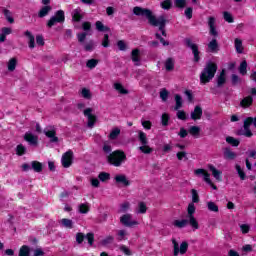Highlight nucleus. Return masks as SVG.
Segmentation results:
<instances>
[{"label":"nucleus","mask_w":256,"mask_h":256,"mask_svg":"<svg viewBox=\"0 0 256 256\" xmlns=\"http://www.w3.org/2000/svg\"><path fill=\"white\" fill-rule=\"evenodd\" d=\"M128 233L127 230H118L117 232V240L123 241L125 240V237H127Z\"/></svg>","instance_id":"50"},{"label":"nucleus","mask_w":256,"mask_h":256,"mask_svg":"<svg viewBox=\"0 0 256 256\" xmlns=\"http://www.w3.org/2000/svg\"><path fill=\"white\" fill-rule=\"evenodd\" d=\"M60 225L62 227H65L66 229H73V220L63 218L59 221Z\"/></svg>","instance_id":"29"},{"label":"nucleus","mask_w":256,"mask_h":256,"mask_svg":"<svg viewBox=\"0 0 256 256\" xmlns=\"http://www.w3.org/2000/svg\"><path fill=\"white\" fill-rule=\"evenodd\" d=\"M97 63H99V61L95 59H90L87 61L86 67H88V69H95V67H97Z\"/></svg>","instance_id":"53"},{"label":"nucleus","mask_w":256,"mask_h":256,"mask_svg":"<svg viewBox=\"0 0 256 256\" xmlns=\"http://www.w3.org/2000/svg\"><path fill=\"white\" fill-rule=\"evenodd\" d=\"M188 133H190V135H193L195 137L199 135V133H201V128L199 126H191L188 130Z\"/></svg>","instance_id":"44"},{"label":"nucleus","mask_w":256,"mask_h":256,"mask_svg":"<svg viewBox=\"0 0 256 256\" xmlns=\"http://www.w3.org/2000/svg\"><path fill=\"white\" fill-rule=\"evenodd\" d=\"M103 151L106 155V159L110 165L114 167H121L124 161L127 159V155L122 150H115L113 152V148L109 144L103 145Z\"/></svg>","instance_id":"3"},{"label":"nucleus","mask_w":256,"mask_h":256,"mask_svg":"<svg viewBox=\"0 0 256 256\" xmlns=\"http://www.w3.org/2000/svg\"><path fill=\"white\" fill-rule=\"evenodd\" d=\"M109 177H110V175L107 172H101L98 175V179H100V181H108Z\"/></svg>","instance_id":"62"},{"label":"nucleus","mask_w":256,"mask_h":256,"mask_svg":"<svg viewBox=\"0 0 256 256\" xmlns=\"http://www.w3.org/2000/svg\"><path fill=\"white\" fill-rule=\"evenodd\" d=\"M207 207L213 213H219V206H217V204H215V202H211V201L208 202Z\"/></svg>","instance_id":"47"},{"label":"nucleus","mask_w":256,"mask_h":256,"mask_svg":"<svg viewBox=\"0 0 256 256\" xmlns=\"http://www.w3.org/2000/svg\"><path fill=\"white\" fill-rule=\"evenodd\" d=\"M174 67H175V63L173 62V59L169 58L168 60H166L165 62L166 71H173Z\"/></svg>","instance_id":"48"},{"label":"nucleus","mask_w":256,"mask_h":256,"mask_svg":"<svg viewBox=\"0 0 256 256\" xmlns=\"http://www.w3.org/2000/svg\"><path fill=\"white\" fill-rule=\"evenodd\" d=\"M24 36L28 39V45L30 49H35V36L31 33V31L27 30L24 32Z\"/></svg>","instance_id":"20"},{"label":"nucleus","mask_w":256,"mask_h":256,"mask_svg":"<svg viewBox=\"0 0 256 256\" xmlns=\"http://www.w3.org/2000/svg\"><path fill=\"white\" fill-rule=\"evenodd\" d=\"M227 82V77L225 76V70H222L217 79V87H223Z\"/></svg>","instance_id":"28"},{"label":"nucleus","mask_w":256,"mask_h":256,"mask_svg":"<svg viewBox=\"0 0 256 256\" xmlns=\"http://www.w3.org/2000/svg\"><path fill=\"white\" fill-rule=\"evenodd\" d=\"M224 19L227 21V23H233V16L229 12L223 13Z\"/></svg>","instance_id":"64"},{"label":"nucleus","mask_w":256,"mask_h":256,"mask_svg":"<svg viewBox=\"0 0 256 256\" xmlns=\"http://www.w3.org/2000/svg\"><path fill=\"white\" fill-rule=\"evenodd\" d=\"M226 142L229 143V145H232V147H239V140L235 139L231 136L226 137Z\"/></svg>","instance_id":"46"},{"label":"nucleus","mask_w":256,"mask_h":256,"mask_svg":"<svg viewBox=\"0 0 256 256\" xmlns=\"http://www.w3.org/2000/svg\"><path fill=\"white\" fill-rule=\"evenodd\" d=\"M196 209L197 208L195 207V204L189 203L186 219L175 220L173 222V226L178 227V229H183V227H187V225H190L194 230L199 229V222L197 221V218H195Z\"/></svg>","instance_id":"2"},{"label":"nucleus","mask_w":256,"mask_h":256,"mask_svg":"<svg viewBox=\"0 0 256 256\" xmlns=\"http://www.w3.org/2000/svg\"><path fill=\"white\" fill-rule=\"evenodd\" d=\"M8 71L13 72L17 68V58H11L7 64Z\"/></svg>","instance_id":"36"},{"label":"nucleus","mask_w":256,"mask_h":256,"mask_svg":"<svg viewBox=\"0 0 256 256\" xmlns=\"http://www.w3.org/2000/svg\"><path fill=\"white\" fill-rule=\"evenodd\" d=\"M208 49L211 53H217V51H219V44L216 39H213L208 43Z\"/></svg>","instance_id":"27"},{"label":"nucleus","mask_w":256,"mask_h":256,"mask_svg":"<svg viewBox=\"0 0 256 256\" xmlns=\"http://www.w3.org/2000/svg\"><path fill=\"white\" fill-rule=\"evenodd\" d=\"M114 179L116 183H120L124 187H129V185H131V182H129V180L127 179V176L123 174L116 175Z\"/></svg>","instance_id":"17"},{"label":"nucleus","mask_w":256,"mask_h":256,"mask_svg":"<svg viewBox=\"0 0 256 256\" xmlns=\"http://www.w3.org/2000/svg\"><path fill=\"white\" fill-rule=\"evenodd\" d=\"M234 47L236 49V53L242 54L243 51H245V48L243 47V40L242 39L235 38Z\"/></svg>","instance_id":"21"},{"label":"nucleus","mask_w":256,"mask_h":256,"mask_svg":"<svg viewBox=\"0 0 256 256\" xmlns=\"http://www.w3.org/2000/svg\"><path fill=\"white\" fill-rule=\"evenodd\" d=\"M81 95L84 97V99H91V91H89L87 88H83L81 90Z\"/></svg>","instance_id":"57"},{"label":"nucleus","mask_w":256,"mask_h":256,"mask_svg":"<svg viewBox=\"0 0 256 256\" xmlns=\"http://www.w3.org/2000/svg\"><path fill=\"white\" fill-rule=\"evenodd\" d=\"M119 249H120L121 253H124V255H127V256L131 255V250L129 249V247H127L125 245H120Z\"/></svg>","instance_id":"56"},{"label":"nucleus","mask_w":256,"mask_h":256,"mask_svg":"<svg viewBox=\"0 0 256 256\" xmlns=\"http://www.w3.org/2000/svg\"><path fill=\"white\" fill-rule=\"evenodd\" d=\"M191 194H192V202L191 203H193V205H195V203H199V193H197V190L192 189Z\"/></svg>","instance_id":"52"},{"label":"nucleus","mask_w":256,"mask_h":256,"mask_svg":"<svg viewBox=\"0 0 256 256\" xmlns=\"http://www.w3.org/2000/svg\"><path fill=\"white\" fill-rule=\"evenodd\" d=\"M134 15L140 16V17H146L148 20V23L152 25V27H159V31H161V34L163 37H167V32H165V25H167V19L165 16H155L153 14V11L147 8H141L139 6H136L133 8Z\"/></svg>","instance_id":"1"},{"label":"nucleus","mask_w":256,"mask_h":256,"mask_svg":"<svg viewBox=\"0 0 256 256\" xmlns=\"http://www.w3.org/2000/svg\"><path fill=\"white\" fill-rule=\"evenodd\" d=\"M84 117H87L88 119V127L93 129V127H95V123L97 122V116L93 114V108H86L84 110Z\"/></svg>","instance_id":"11"},{"label":"nucleus","mask_w":256,"mask_h":256,"mask_svg":"<svg viewBox=\"0 0 256 256\" xmlns=\"http://www.w3.org/2000/svg\"><path fill=\"white\" fill-rule=\"evenodd\" d=\"M240 231L243 233V235H247L249 231H251V226L249 224H240Z\"/></svg>","instance_id":"49"},{"label":"nucleus","mask_w":256,"mask_h":256,"mask_svg":"<svg viewBox=\"0 0 256 256\" xmlns=\"http://www.w3.org/2000/svg\"><path fill=\"white\" fill-rule=\"evenodd\" d=\"M236 157H237V154L235 152L231 151V149H229V148L224 149V158L225 159L233 160Z\"/></svg>","instance_id":"33"},{"label":"nucleus","mask_w":256,"mask_h":256,"mask_svg":"<svg viewBox=\"0 0 256 256\" xmlns=\"http://www.w3.org/2000/svg\"><path fill=\"white\" fill-rule=\"evenodd\" d=\"M236 171H237V173H238L240 179H241L242 181H245L246 175H245V172L243 171V169H241V166L236 165Z\"/></svg>","instance_id":"55"},{"label":"nucleus","mask_w":256,"mask_h":256,"mask_svg":"<svg viewBox=\"0 0 256 256\" xmlns=\"http://www.w3.org/2000/svg\"><path fill=\"white\" fill-rule=\"evenodd\" d=\"M65 21V12L63 10H58L54 16L50 18L47 23V27H53L57 23H63Z\"/></svg>","instance_id":"7"},{"label":"nucleus","mask_w":256,"mask_h":256,"mask_svg":"<svg viewBox=\"0 0 256 256\" xmlns=\"http://www.w3.org/2000/svg\"><path fill=\"white\" fill-rule=\"evenodd\" d=\"M185 44L191 49L193 55H194V61L195 63H199V60L201 59L199 57V46L191 41V39L186 38Z\"/></svg>","instance_id":"10"},{"label":"nucleus","mask_w":256,"mask_h":256,"mask_svg":"<svg viewBox=\"0 0 256 256\" xmlns=\"http://www.w3.org/2000/svg\"><path fill=\"white\" fill-rule=\"evenodd\" d=\"M174 5L179 9H183V7H186L187 5V0H174Z\"/></svg>","instance_id":"54"},{"label":"nucleus","mask_w":256,"mask_h":256,"mask_svg":"<svg viewBox=\"0 0 256 256\" xmlns=\"http://www.w3.org/2000/svg\"><path fill=\"white\" fill-rule=\"evenodd\" d=\"M120 223L124 225V227H135L136 225H139V222L136 220H133V215L130 213H126L120 217Z\"/></svg>","instance_id":"8"},{"label":"nucleus","mask_w":256,"mask_h":256,"mask_svg":"<svg viewBox=\"0 0 256 256\" xmlns=\"http://www.w3.org/2000/svg\"><path fill=\"white\" fill-rule=\"evenodd\" d=\"M215 17H209L208 18V27L210 29V35L213 37H217L219 35V32H217V28L215 27Z\"/></svg>","instance_id":"15"},{"label":"nucleus","mask_w":256,"mask_h":256,"mask_svg":"<svg viewBox=\"0 0 256 256\" xmlns=\"http://www.w3.org/2000/svg\"><path fill=\"white\" fill-rule=\"evenodd\" d=\"M251 125H253L256 129V117H248L244 120V130L240 132V135H244V137H253V132H251Z\"/></svg>","instance_id":"6"},{"label":"nucleus","mask_w":256,"mask_h":256,"mask_svg":"<svg viewBox=\"0 0 256 256\" xmlns=\"http://www.w3.org/2000/svg\"><path fill=\"white\" fill-rule=\"evenodd\" d=\"M85 239H87L88 244L91 246L95 241V235L93 233H88L87 235L81 232L76 233V242L78 243V245H81V243H83Z\"/></svg>","instance_id":"9"},{"label":"nucleus","mask_w":256,"mask_h":256,"mask_svg":"<svg viewBox=\"0 0 256 256\" xmlns=\"http://www.w3.org/2000/svg\"><path fill=\"white\" fill-rule=\"evenodd\" d=\"M216 73L217 64L213 62H208L200 74V83H202V85L209 83L213 79V77H215Z\"/></svg>","instance_id":"4"},{"label":"nucleus","mask_w":256,"mask_h":256,"mask_svg":"<svg viewBox=\"0 0 256 256\" xmlns=\"http://www.w3.org/2000/svg\"><path fill=\"white\" fill-rule=\"evenodd\" d=\"M31 167L36 173H41V171H43V164L39 161H32Z\"/></svg>","instance_id":"30"},{"label":"nucleus","mask_w":256,"mask_h":256,"mask_svg":"<svg viewBox=\"0 0 256 256\" xmlns=\"http://www.w3.org/2000/svg\"><path fill=\"white\" fill-rule=\"evenodd\" d=\"M169 97V91H167V89H163L160 92V98L162 99V101H167Z\"/></svg>","instance_id":"61"},{"label":"nucleus","mask_w":256,"mask_h":256,"mask_svg":"<svg viewBox=\"0 0 256 256\" xmlns=\"http://www.w3.org/2000/svg\"><path fill=\"white\" fill-rule=\"evenodd\" d=\"M19 256H29V248L27 246H22L20 248Z\"/></svg>","instance_id":"60"},{"label":"nucleus","mask_w":256,"mask_h":256,"mask_svg":"<svg viewBox=\"0 0 256 256\" xmlns=\"http://www.w3.org/2000/svg\"><path fill=\"white\" fill-rule=\"evenodd\" d=\"M117 47L120 51H127V44L123 40L117 42Z\"/></svg>","instance_id":"58"},{"label":"nucleus","mask_w":256,"mask_h":256,"mask_svg":"<svg viewBox=\"0 0 256 256\" xmlns=\"http://www.w3.org/2000/svg\"><path fill=\"white\" fill-rule=\"evenodd\" d=\"M135 213L137 215H145V213H147V204H145V202H139L135 209Z\"/></svg>","instance_id":"22"},{"label":"nucleus","mask_w":256,"mask_h":256,"mask_svg":"<svg viewBox=\"0 0 256 256\" xmlns=\"http://www.w3.org/2000/svg\"><path fill=\"white\" fill-rule=\"evenodd\" d=\"M51 9H52L51 6L42 7L41 10L38 13V16L40 18L47 17V15H49V11H51Z\"/></svg>","instance_id":"37"},{"label":"nucleus","mask_w":256,"mask_h":256,"mask_svg":"<svg viewBox=\"0 0 256 256\" xmlns=\"http://www.w3.org/2000/svg\"><path fill=\"white\" fill-rule=\"evenodd\" d=\"M173 247H174V256L179 255V243H177V240L172 239Z\"/></svg>","instance_id":"63"},{"label":"nucleus","mask_w":256,"mask_h":256,"mask_svg":"<svg viewBox=\"0 0 256 256\" xmlns=\"http://www.w3.org/2000/svg\"><path fill=\"white\" fill-rule=\"evenodd\" d=\"M24 140L27 141V143L29 145H31L32 147H37V145H39V137L35 136L33 133L31 132H26L24 135Z\"/></svg>","instance_id":"14"},{"label":"nucleus","mask_w":256,"mask_h":256,"mask_svg":"<svg viewBox=\"0 0 256 256\" xmlns=\"http://www.w3.org/2000/svg\"><path fill=\"white\" fill-rule=\"evenodd\" d=\"M131 209V203L124 202L120 205L119 213H127Z\"/></svg>","instance_id":"41"},{"label":"nucleus","mask_w":256,"mask_h":256,"mask_svg":"<svg viewBox=\"0 0 256 256\" xmlns=\"http://www.w3.org/2000/svg\"><path fill=\"white\" fill-rule=\"evenodd\" d=\"M3 14L6 17L8 23H15V19H13V13H11V11L4 9Z\"/></svg>","instance_id":"43"},{"label":"nucleus","mask_w":256,"mask_h":256,"mask_svg":"<svg viewBox=\"0 0 256 256\" xmlns=\"http://www.w3.org/2000/svg\"><path fill=\"white\" fill-rule=\"evenodd\" d=\"M27 153V148L25 146H23V144H19L16 147V154L21 157L23 155H25Z\"/></svg>","instance_id":"38"},{"label":"nucleus","mask_w":256,"mask_h":256,"mask_svg":"<svg viewBox=\"0 0 256 256\" xmlns=\"http://www.w3.org/2000/svg\"><path fill=\"white\" fill-rule=\"evenodd\" d=\"M119 135H121V129L113 128L108 137L112 141H115V139H117V137H119Z\"/></svg>","instance_id":"35"},{"label":"nucleus","mask_w":256,"mask_h":256,"mask_svg":"<svg viewBox=\"0 0 256 256\" xmlns=\"http://www.w3.org/2000/svg\"><path fill=\"white\" fill-rule=\"evenodd\" d=\"M187 249H189V244L187 242H182L179 248V253L181 255H185V253H187Z\"/></svg>","instance_id":"51"},{"label":"nucleus","mask_w":256,"mask_h":256,"mask_svg":"<svg viewBox=\"0 0 256 256\" xmlns=\"http://www.w3.org/2000/svg\"><path fill=\"white\" fill-rule=\"evenodd\" d=\"M195 175H203L204 177V181L208 184L211 185L212 189L217 190V186L215 184H213V182L211 181V174L207 171H205V169H196L194 171Z\"/></svg>","instance_id":"12"},{"label":"nucleus","mask_w":256,"mask_h":256,"mask_svg":"<svg viewBox=\"0 0 256 256\" xmlns=\"http://www.w3.org/2000/svg\"><path fill=\"white\" fill-rule=\"evenodd\" d=\"M131 60L133 61V63H135V65H139V63L141 62V50L139 49H133L131 52Z\"/></svg>","instance_id":"18"},{"label":"nucleus","mask_w":256,"mask_h":256,"mask_svg":"<svg viewBox=\"0 0 256 256\" xmlns=\"http://www.w3.org/2000/svg\"><path fill=\"white\" fill-rule=\"evenodd\" d=\"M90 207H89V204L88 203H83V204H80L78 206V211L79 213H82V214H87V212L89 211Z\"/></svg>","instance_id":"42"},{"label":"nucleus","mask_w":256,"mask_h":256,"mask_svg":"<svg viewBox=\"0 0 256 256\" xmlns=\"http://www.w3.org/2000/svg\"><path fill=\"white\" fill-rule=\"evenodd\" d=\"M81 19H83V11L80 8L74 9L72 11V20L79 22Z\"/></svg>","instance_id":"23"},{"label":"nucleus","mask_w":256,"mask_h":256,"mask_svg":"<svg viewBox=\"0 0 256 256\" xmlns=\"http://www.w3.org/2000/svg\"><path fill=\"white\" fill-rule=\"evenodd\" d=\"M96 29H97V31H100V32H102V33H105V32H107V31H110L109 27L104 26V25H103V22H101V21H97V22H96Z\"/></svg>","instance_id":"40"},{"label":"nucleus","mask_w":256,"mask_h":256,"mask_svg":"<svg viewBox=\"0 0 256 256\" xmlns=\"http://www.w3.org/2000/svg\"><path fill=\"white\" fill-rule=\"evenodd\" d=\"M238 71L240 73V75H245L247 73V61L244 60L241 62Z\"/></svg>","instance_id":"45"},{"label":"nucleus","mask_w":256,"mask_h":256,"mask_svg":"<svg viewBox=\"0 0 256 256\" xmlns=\"http://www.w3.org/2000/svg\"><path fill=\"white\" fill-rule=\"evenodd\" d=\"M13 33V29L9 27H3L1 28V34H0V43H5L7 39V35H11Z\"/></svg>","instance_id":"19"},{"label":"nucleus","mask_w":256,"mask_h":256,"mask_svg":"<svg viewBox=\"0 0 256 256\" xmlns=\"http://www.w3.org/2000/svg\"><path fill=\"white\" fill-rule=\"evenodd\" d=\"M114 89L121 95H127V93H129V91L123 87V84L119 82L114 83Z\"/></svg>","instance_id":"31"},{"label":"nucleus","mask_w":256,"mask_h":256,"mask_svg":"<svg viewBox=\"0 0 256 256\" xmlns=\"http://www.w3.org/2000/svg\"><path fill=\"white\" fill-rule=\"evenodd\" d=\"M208 169L211 171L213 177L216 179V181H221V175L222 172L217 170V168H215V166L213 165H208Z\"/></svg>","instance_id":"24"},{"label":"nucleus","mask_w":256,"mask_h":256,"mask_svg":"<svg viewBox=\"0 0 256 256\" xmlns=\"http://www.w3.org/2000/svg\"><path fill=\"white\" fill-rule=\"evenodd\" d=\"M138 139L141 146L138 147V151L144 153V155H151L153 153V148L149 146V140L147 139V134L143 131H138Z\"/></svg>","instance_id":"5"},{"label":"nucleus","mask_w":256,"mask_h":256,"mask_svg":"<svg viewBox=\"0 0 256 256\" xmlns=\"http://www.w3.org/2000/svg\"><path fill=\"white\" fill-rule=\"evenodd\" d=\"M62 165L66 169L69 168L70 165H73V151L69 150L62 155Z\"/></svg>","instance_id":"13"},{"label":"nucleus","mask_w":256,"mask_h":256,"mask_svg":"<svg viewBox=\"0 0 256 256\" xmlns=\"http://www.w3.org/2000/svg\"><path fill=\"white\" fill-rule=\"evenodd\" d=\"M85 51H93L95 49V43L93 41H89L84 45Z\"/></svg>","instance_id":"59"},{"label":"nucleus","mask_w":256,"mask_h":256,"mask_svg":"<svg viewBox=\"0 0 256 256\" xmlns=\"http://www.w3.org/2000/svg\"><path fill=\"white\" fill-rule=\"evenodd\" d=\"M44 133L50 139L51 143H57L59 141V138L55 136V130H45Z\"/></svg>","instance_id":"26"},{"label":"nucleus","mask_w":256,"mask_h":256,"mask_svg":"<svg viewBox=\"0 0 256 256\" xmlns=\"http://www.w3.org/2000/svg\"><path fill=\"white\" fill-rule=\"evenodd\" d=\"M240 105L244 109H247V107H251V105H253V97L247 96L243 98L242 101L240 102Z\"/></svg>","instance_id":"25"},{"label":"nucleus","mask_w":256,"mask_h":256,"mask_svg":"<svg viewBox=\"0 0 256 256\" xmlns=\"http://www.w3.org/2000/svg\"><path fill=\"white\" fill-rule=\"evenodd\" d=\"M160 7L164 9L165 11H169L173 7V1L172 0H162L160 2Z\"/></svg>","instance_id":"32"},{"label":"nucleus","mask_w":256,"mask_h":256,"mask_svg":"<svg viewBox=\"0 0 256 256\" xmlns=\"http://www.w3.org/2000/svg\"><path fill=\"white\" fill-rule=\"evenodd\" d=\"M190 117L193 121H198L203 117V108L201 106H195L194 111L191 112Z\"/></svg>","instance_id":"16"},{"label":"nucleus","mask_w":256,"mask_h":256,"mask_svg":"<svg viewBox=\"0 0 256 256\" xmlns=\"http://www.w3.org/2000/svg\"><path fill=\"white\" fill-rule=\"evenodd\" d=\"M175 101H176L175 110L178 111V109H181L183 107V98L181 97V95L176 94Z\"/></svg>","instance_id":"39"},{"label":"nucleus","mask_w":256,"mask_h":256,"mask_svg":"<svg viewBox=\"0 0 256 256\" xmlns=\"http://www.w3.org/2000/svg\"><path fill=\"white\" fill-rule=\"evenodd\" d=\"M113 241H115V238L112 235H109L100 241V245H103V247H107V245H111Z\"/></svg>","instance_id":"34"}]
</instances>
